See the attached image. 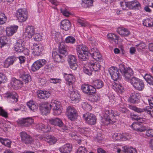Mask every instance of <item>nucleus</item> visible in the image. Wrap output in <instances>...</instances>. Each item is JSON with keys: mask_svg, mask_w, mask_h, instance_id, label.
Segmentation results:
<instances>
[{"mask_svg": "<svg viewBox=\"0 0 153 153\" xmlns=\"http://www.w3.org/2000/svg\"><path fill=\"white\" fill-rule=\"evenodd\" d=\"M119 66L120 72L123 74L125 78L129 82V80L131 79L130 78L133 74L132 70L129 68H126L124 65L123 64H120Z\"/></svg>", "mask_w": 153, "mask_h": 153, "instance_id": "6", "label": "nucleus"}, {"mask_svg": "<svg viewBox=\"0 0 153 153\" xmlns=\"http://www.w3.org/2000/svg\"><path fill=\"white\" fill-rule=\"evenodd\" d=\"M89 63V66H90L92 71H98L100 69L101 66L100 64L98 62H95L94 63L90 62Z\"/></svg>", "mask_w": 153, "mask_h": 153, "instance_id": "32", "label": "nucleus"}, {"mask_svg": "<svg viewBox=\"0 0 153 153\" xmlns=\"http://www.w3.org/2000/svg\"><path fill=\"white\" fill-rule=\"evenodd\" d=\"M16 16L19 22H25L27 18V11L25 9H19L16 11Z\"/></svg>", "mask_w": 153, "mask_h": 153, "instance_id": "5", "label": "nucleus"}, {"mask_svg": "<svg viewBox=\"0 0 153 153\" xmlns=\"http://www.w3.org/2000/svg\"><path fill=\"white\" fill-rule=\"evenodd\" d=\"M37 95L38 98L41 99L46 100L50 96L49 91L40 90L37 92Z\"/></svg>", "mask_w": 153, "mask_h": 153, "instance_id": "18", "label": "nucleus"}, {"mask_svg": "<svg viewBox=\"0 0 153 153\" xmlns=\"http://www.w3.org/2000/svg\"><path fill=\"white\" fill-rule=\"evenodd\" d=\"M5 97L9 99L13 102H16L18 100V95L15 92H7L5 94Z\"/></svg>", "mask_w": 153, "mask_h": 153, "instance_id": "16", "label": "nucleus"}, {"mask_svg": "<svg viewBox=\"0 0 153 153\" xmlns=\"http://www.w3.org/2000/svg\"><path fill=\"white\" fill-rule=\"evenodd\" d=\"M82 107L83 109L87 111H89L91 109V107L88 103L84 102L82 104Z\"/></svg>", "mask_w": 153, "mask_h": 153, "instance_id": "51", "label": "nucleus"}, {"mask_svg": "<svg viewBox=\"0 0 153 153\" xmlns=\"http://www.w3.org/2000/svg\"><path fill=\"white\" fill-rule=\"evenodd\" d=\"M27 105L30 109L33 112L36 111L38 110V107L36 103L33 101H30L27 103Z\"/></svg>", "mask_w": 153, "mask_h": 153, "instance_id": "31", "label": "nucleus"}, {"mask_svg": "<svg viewBox=\"0 0 153 153\" xmlns=\"http://www.w3.org/2000/svg\"><path fill=\"white\" fill-rule=\"evenodd\" d=\"M136 46L137 50L140 51L142 49H144L146 47V45L144 43H141L136 45Z\"/></svg>", "mask_w": 153, "mask_h": 153, "instance_id": "62", "label": "nucleus"}, {"mask_svg": "<svg viewBox=\"0 0 153 153\" xmlns=\"http://www.w3.org/2000/svg\"><path fill=\"white\" fill-rule=\"evenodd\" d=\"M107 37L109 41L112 43L114 44H118L119 36L113 33H109L107 35Z\"/></svg>", "mask_w": 153, "mask_h": 153, "instance_id": "17", "label": "nucleus"}, {"mask_svg": "<svg viewBox=\"0 0 153 153\" xmlns=\"http://www.w3.org/2000/svg\"><path fill=\"white\" fill-rule=\"evenodd\" d=\"M139 95V94L138 93H132L130 97V102L133 103L137 102L138 100V97Z\"/></svg>", "mask_w": 153, "mask_h": 153, "instance_id": "38", "label": "nucleus"}, {"mask_svg": "<svg viewBox=\"0 0 153 153\" xmlns=\"http://www.w3.org/2000/svg\"><path fill=\"white\" fill-rule=\"evenodd\" d=\"M144 78L149 84L153 85V77L150 75L146 74L144 76Z\"/></svg>", "mask_w": 153, "mask_h": 153, "instance_id": "46", "label": "nucleus"}, {"mask_svg": "<svg viewBox=\"0 0 153 153\" xmlns=\"http://www.w3.org/2000/svg\"><path fill=\"white\" fill-rule=\"evenodd\" d=\"M140 7V4L137 0L128 2V8L131 9H139Z\"/></svg>", "mask_w": 153, "mask_h": 153, "instance_id": "25", "label": "nucleus"}, {"mask_svg": "<svg viewBox=\"0 0 153 153\" xmlns=\"http://www.w3.org/2000/svg\"><path fill=\"white\" fill-rule=\"evenodd\" d=\"M35 32L34 27L32 26H27L26 29L25 34L29 38H31L34 34Z\"/></svg>", "mask_w": 153, "mask_h": 153, "instance_id": "21", "label": "nucleus"}, {"mask_svg": "<svg viewBox=\"0 0 153 153\" xmlns=\"http://www.w3.org/2000/svg\"><path fill=\"white\" fill-rule=\"evenodd\" d=\"M22 78L25 83H28L31 80L30 76L28 74H23L22 76Z\"/></svg>", "mask_w": 153, "mask_h": 153, "instance_id": "47", "label": "nucleus"}, {"mask_svg": "<svg viewBox=\"0 0 153 153\" xmlns=\"http://www.w3.org/2000/svg\"><path fill=\"white\" fill-rule=\"evenodd\" d=\"M7 20V17L3 13L0 14V24L3 25L4 24Z\"/></svg>", "mask_w": 153, "mask_h": 153, "instance_id": "49", "label": "nucleus"}, {"mask_svg": "<svg viewBox=\"0 0 153 153\" xmlns=\"http://www.w3.org/2000/svg\"><path fill=\"white\" fill-rule=\"evenodd\" d=\"M129 82L136 90L141 91L144 88V84L143 82L135 77H132L129 80Z\"/></svg>", "mask_w": 153, "mask_h": 153, "instance_id": "4", "label": "nucleus"}, {"mask_svg": "<svg viewBox=\"0 0 153 153\" xmlns=\"http://www.w3.org/2000/svg\"><path fill=\"white\" fill-rule=\"evenodd\" d=\"M0 142L3 145L8 147H10L11 142L6 139L0 137Z\"/></svg>", "mask_w": 153, "mask_h": 153, "instance_id": "45", "label": "nucleus"}, {"mask_svg": "<svg viewBox=\"0 0 153 153\" xmlns=\"http://www.w3.org/2000/svg\"><path fill=\"white\" fill-rule=\"evenodd\" d=\"M7 77L6 75L3 73H0V84L4 83L7 80Z\"/></svg>", "mask_w": 153, "mask_h": 153, "instance_id": "56", "label": "nucleus"}, {"mask_svg": "<svg viewBox=\"0 0 153 153\" xmlns=\"http://www.w3.org/2000/svg\"><path fill=\"white\" fill-rule=\"evenodd\" d=\"M94 85L95 87L97 89L102 88L104 85V83L100 80H97L94 82Z\"/></svg>", "mask_w": 153, "mask_h": 153, "instance_id": "42", "label": "nucleus"}, {"mask_svg": "<svg viewBox=\"0 0 153 153\" xmlns=\"http://www.w3.org/2000/svg\"><path fill=\"white\" fill-rule=\"evenodd\" d=\"M68 61L69 64L76 62L77 60L75 56L73 55H70L68 56Z\"/></svg>", "mask_w": 153, "mask_h": 153, "instance_id": "52", "label": "nucleus"}, {"mask_svg": "<svg viewBox=\"0 0 153 153\" xmlns=\"http://www.w3.org/2000/svg\"><path fill=\"white\" fill-rule=\"evenodd\" d=\"M18 28V26L16 25L7 27L6 28L7 35L9 36H12L17 31Z\"/></svg>", "mask_w": 153, "mask_h": 153, "instance_id": "13", "label": "nucleus"}, {"mask_svg": "<svg viewBox=\"0 0 153 153\" xmlns=\"http://www.w3.org/2000/svg\"><path fill=\"white\" fill-rule=\"evenodd\" d=\"M86 122L89 125H95L97 122V118L95 115H83Z\"/></svg>", "mask_w": 153, "mask_h": 153, "instance_id": "12", "label": "nucleus"}, {"mask_svg": "<svg viewBox=\"0 0 153 153\" xmlns=\"http://www.w3.org/2000/svg\"><path fill=\"white\" fill-rule=\"evenodd\" d=\"M24 47L22 45V42L21 40H19L16 43L14 47L15 51L18 52H21L24 50Z\"/></svg>", "mask_w": 153, "mask_h": 153, "instance_id": "30", "label": "nucleus"}, {"mask_svg": "<svg viewBox=\"0 0 153 153\" xmlns=\"http://www.w3.org/2000/svg\"><path fill=\"white\" fill-rule=\"evenodd\" d=\"M66 43H74L75 42V39L72 36H68L65 39Z\"/></svg>", "mask_w": 153, "mask_h": 153, "instance_id": "55", "label": "nucleus"}, {"mask_svg": "<svg viewBox=\"0 0 153 153\" xmlns=\"http://www.w3.org/2000/svg\"><path fill=\"white\" fill-rule=\"evenodd\" d=\"M38 81L39 85L41 86H43L45 85L47 82V80L45 77L39 78L38 79Z\"/></svg>", "mask_w": 153, "mask_h": 153, "instance_id": "50", "label": "nucleus"}, {"mask_svg": "<svg viewBox=\"0 0 153 153\" xmlns=\"http://www.w3.org/2000/svg\"><path fill=\"white\" fill-rule=\"evenodd\" d=\"M116 120L115 115H112L111 117L109 115H104L102 117L101 122L104 125H108L115 122Z\"/></svg>", "mask_w": 153, "mask_h": 153, "instance_id": "9", "label": "nucleus"}, {"mask_svg": "<svg viewBox=\"0 0 153 153\" xmlns=\"http://www.w3.org/2000/svg\"><path fill=\"white\" fill-rule=\"evenodd\" d=\"M77 53L79 59L82 61H85L88 58V48L84 45H79L76 48Z\"/></svg>", "mask_w": 153, "mask_h": 153, "instance_id": "3", "label": "nucleus"}, {"mask_svg": "<svg viewBox=\"0 0 153 153\" xmlns=\"http://www.w3.org/2000/svg\"><path fill=\"white\" fill-rule=\"evenodd\" d=\"M66 113L68 115H76L78 114L77 111L74 108L71 106L67 108Z\"/></svg>", "mask_w": 153, "mask_h": 153, "instance_id": "35", "label": "nucleus"}, {"mask_svg": "<svg viewBox=\"0 0 153 153\" xmlns=\"http://www.w3.org/2000/svg\"><path fill=\"white\" fill-rule=\"evenodd\" d=\"M42 114L46 115L49 114L50 112V108L53 109L54 115H59L62 112V108L60 105V103L56 100H53L51 104L47 102L43 103L42 104Z\"/></svg>", "mask_w": 153, "mask_h": 153, "instance_id": "1", "label": "nucleus"}, {"mask_svg": "<svg viewBox=\"0 0 153 153\" xmlns=\"http://www.w3.org/2000/svg\"><path fill=\"white\" fill-rule=\"evenodd\" d=\"M109 71L110 75L114 81H116L120 77V75L119 70L116 68L111 67L109 68Z\"/></svg>", "mask_w": 153, "mask_h": 153, "instance_id": "10", "label": "nucleus"}, {"mask_svg": "<svg viewBox=\"0 0 153 153\" xmlns=\"http://www.w3.org/2000/svg\"><path fill=\"white\" fill-rule=\"evenodd\" d=\"M46 63V61L44 59H40L35 61L31 66V70L35 71L43 67Z\"/></svg>", "mask_w": 153, "mask_h": 153, "instance_id": "7", "label": "nucleus"}, {"mask_svg": "<svg viewBox=\"0 0 153 153\" xmlns=\"http://www.w3.org/2000/svg\"><path fill=\"white\" fill-rule=\"evenodd\" d=\"M131 136L128 134H122V136L120 137V140H128L131 138Z\"/></svg>", "mask_w": 153, "mask_h": 153, "instance_id": "57", "label": "nucleus"}, {"mask_svg": "<svg viewBox=\"0 0 153 153\" xmlns=\"http://www.w3.org/2000/svg\"><path fill=\"white\" fill-rule=\"evenodd\" d=\"M21 136L22 140L26 144L30 143L33 140L32 138L25 132L21 133Z\"/></svg>", "mask_w": 153, "mask_h": 153, "instance_id": "19", "label": "nucleus"}, {"mask_svg": "<svg viewBox=\"0 0 153 153\" xmlns=\"http://www.w3.org/2000/svg\"><path fill=\"white\" fill-rule=\"evenodd\" d=\"M72 148L71 145L67 144L59 148V149L61 153H70Z\"/></svg>", "mask_w": 153, "mask_h": 153, "instance_id": "23", "label": "nucleus"}, {"mask_svg": "<svg viewBox=\"0 0 153 153\" xmlns=\"http://www.w3.org/2000/svg\"><path fill=\"white\" fill-rule=\"evenodd\" d=\"M140 124L138 123H134L131 126L133 130L137 131L140 127Z\"/></svg>", "mask_w": 153, "mask_h": 153, "instance_id": "58", "label": "nucleus"}, {"mask_svg": "<svg viewBox=\"0 0 153 153\" xmlns=\"http://www.w3.org/2000/svg\"><path fill=\"white\" fill-rule=\"evenodd\" d=\"M60 10L61 13L64 16L68 17L71 14L69 11L65 8H61Z\"/></svg>", "mask_w": 153, "mask_h": 153, "instance_id": "54", "label": "nucleus"}, {"mask_svg": "<svg viewBox=\"0 0 153 153\" xmlns=\"http://www.w3.org/2000/svg\"><path fill=\"white\" fill-rule=\"evenodd\" d=\"M77 153H87V150L85 147L80 146L78 148Z\"/></svg>", "mask_w": 153, "mask_h": 153, "instance_id": "59", "label": "nucleus"}, {"mask_svg": "<svg viewBox=\"0 0 153 153\" xmlns=\"http://www.w3.org/2000/svg\"><path fill=\"white\" fill-rule=\"evenodd\" d=\"M51 34L52 38L54 39L55 41L57 42H59L61 39L60 33L54 31L52 32Z\"/></svg>", "mask_w": 153, "mask_h": 153, "instance_id": "41", "label": "nucleus"}, {"mask_svg": "<svg viewBox=\"0 0 153 153\" xmlns=\"http://www.w3.org/2000/svg\"><path fill=\"white\" fill-rule=\"evenodd\" d=\"M49 121L51 124L59 127L62 126L63 124L62 120L58 118L50 119Z\"/></svg>", "mask_w": 153, "mask_h": 153, "instance_id": "33", "label": "nucleus"}, {"mask_svg": "<svg viewBox=\"0 0 153 153\" xmlns=\"http://www.w3.org/2000/svg\"><path fill=\"white\" fill-rule=\"evenodd\" d=\"M31 48L33 50L32 53L34 55L37 56L40 55L42 51V47L36 44H33V45L31 47Z\"/></svg>", "mask_w": 153, "mask_h": 153, "instance_id": "11", "label": "nucleus"}, {"mask_svg": "<svg viewBox=\"0 0 153 153\" xmlns=\"http://www.w3.org/2000/svg\"><path fill=\"white\" fill-rule=\"evenodd\" d=\"M52 56L54 60L58 63L62 62L64 61L63 57L58 54L57 53L54 51H53L52 52Z\"/></svg>", "mask_w": 153, "mask_h": 153, "instance_id": "24", "label": "nucleus"}, {"mask_svg": "<svg viewBox=\"0 0 153 153\" xmlns=\"http://www.w3.org/2000/svg\"><path fill=\"white\" fill-rule=\"evenodd\" d=\"M131 118L132 120H137L140 123L145 121L144 119L139 117L138 115H131Z\"/></svg>", "mask_w": 153, "mask_h": 153, "instance_id": "48", "label": "nucleus"}, {"mask_svg": "<svg viewBox=\"0 0 153 153\" xmlns=\"http://www.w3.org/2000/svg\"><path fill=\"white\" fill-rule=\"evenodd\" d=\"M123 150L124 153H137L136 149L131 147H128L126 146L123 147Z\"/></svg>", "mask_w": 153, "mask_h": 153, "instance_id": "34", "label": "nucleus"}, {"mask_svg": "<svg viewBox=\"0 0 153 153\" xmlns=\"http://www.w3.org/2000/svg\"><path fill=\"white\" fill-rule=\"evenodd\" d=\"M11 84L14 89H17L22 86L23 82L20 80L13 78L12 79Z\"/></svg>", "mask_w": 153, "mask_h": 153, "instance_id": "22", "label": "nucleus"}, {"mask_svg": "<svg viewBox=\"0 0 153 153\" xmlns=\"http://www.w3.org/2000/svg\"><path fill=\"white\" fill-rule=\"evenodd\" d=\"M89 53L94 59L97 60L101 58L102 56L100 52L96 48L91 49Z\"/></svg>", "mask_w": 153, "mask_h": 153, "instance_id": "14", "label": "nucleus"}, {"mask_svg": "<svg viewBox=\"0 0 153 153\" xmlns=\"http://www.w3.org/2000/svg\"><path fill=\"white\" fill-rule=\"evenodd\" d=\"M113 88L115 91L119 93H121L123 92V87L119 83H115L113 85Z\"/></svg>", "mask_w": 153, "mask_h": 153, "instance_id": "39", "label": "nucleus"}, {"mask_svg": "<svg viewBox=\"0 0 153 153\" xmlns=\"http://www.w3.org/2000/svg\"><path fill=\"white\" fill-rule=\"evenodd\" d=\"M34 40L36 41H40L42 39V36L39 33H37L35 34Z\"/></svg>", "mask_w": 153, "mask_h": 153, "instance_id": "64", "label": "nucleus"}, {"mask_svg": "<svg viewBox=\"0 0 153 153\" xmlns=\"http://www.w3.org/2000/svg\"><path fill=\"white\" fill-rule=\"evenodd\" d=\"M71 27V23L68 20L64 19L61 22V27L62 29L67 31L69 30Z\"/></svg>", "mask_w": 153, "mask_h": 153, "instance_id": "28", "label": "nucleus"}, {"mask_svg": "<svg viewBox=\"0 0 153 153\" xmlns=\"http://www.w3.org/2000/svg\"><path fill=\"white\" fill-rule=\"evenodd\" d=\"M83 71L85 74L88 75H91L92 71L90 66H89V63L85 65L84 66Z\"/></svg>", "mask_w": 153, "mask_h": 153, "instance_id": "37", "label": "nucleus"}, {"mask_svg": "<svg viewBox=\"0 0 153 153\" xmlns=\"http://www.w3.org/2000/svg\"><path fill=\"white\" fill-rule=\"evenodd\" d=\"M81 88L84 93L89 95H93L96 91L95 88L94 87L88 84L82 85Z\"/></svg>", "mask_w": 153, "mask_h": 153, "instance_id": "8", "label": "nucleus"}, {"mask_svg": "<svg viewBox=\"0 0 153 153\" xmlns=\"http://www.w3.org/2000/svg\"><path fill=\"white\" fill-rule=\"evenodd\" d=\"M120 4L123 10H126L127 7L128 8V2L125 1L120 2Z\"/></svg>", "mask_w": 153, "mask_h": 153, "instance_id": "61", "label": "nucleus"}, {"mask_svg": "<svg viewBox=\"0 0 153 153\" xmlns=\"http://www.w3.org/2000/svg\"><path fill=\"white\" fill-rule=\"evenodd\" d=\"M7 39L5 36H2L0 38V47H2L7 44Z\"/></svg>", "mask_w": 153, "mask_h": 153, "instance_id": "53", "label": "nucleus"}, {"mask_svg": "<svg viewBox=\"0 0 153 153\" xmlns=\"http://www.w3.org/2000/svg\"><path fill=\"white\" fill-rule=\"evenodd\" d=\"M117 31L119 34L123 36H128L130 34V32L128 29L123 27L118 28Z\"/></svg>", "mask_w": 153, "mask_h": 153, "instance_id": "29", "label": "nucleus"}, {"mask_svg": "<svg viewBox=\"0 0 153 153\" xmlns=\"http://www.w3.org/2000/svg\"><path fill=\"white\" fill-rule=\"evenodd\" d=\"M45 140L51 145L55 144L57 141L55 137L51 135L47 136Z\"/></svg>", "mask_w": 153, "mask_h": 153, "instance_id": "40", "label": "nucleus"}, {"mask_svg": "<svg viewBox=\"0 0 153 153\" xmlns=\"http://www.w3.org/2000/svg\"><path fill=\"white\" fill-rule=\"evenodd\" d=\"M122 136V134L120 133H115L112 135L113 138L117 140H120V137Z\"/></svg>", "mask_w": 153, "mask_h": 153, "instance_id": "63", "label": "nucleus"}, {"mask_svg": "<svg viewBox=\"0 0 153 153\" xmlns=\"http://www.w3.org/2000/svg\"><path fill=\"white\" fill-rule=\"evenodd\" d=\"M93 2V0H82L81 4L82 7L86 8L91 6Z\"/></svg>", "mask_w": 153, "mask_h": 153, "instance_id": "44", "label": "nucleus"}, {"mask_svg": "<svg viewBox=\"0 0 153 153\" xmlns=\"http://www.w3.org/2000/svg\"><path fill=\"white\" fill-rule=\"evenodd\" d=\"M70 96L71 100L74 102H78L79 101L80 96L77 91H71Z\"/></svg>", "mask_w": 153, "mask_h": 153, "instance_id": "20", "label": "nucleus"}, {"mask_svg": "<svg viewBox=\"0 0 153 153\" xmlns=\"http://www.w3.org/2000/svg\"><path fill=\"white\" fill-rule=\"evenodd\" d=\"M148 101L150 105L153 108V98H151L148 99ZM129 108L135 111L140 113H144L152 115L153 114V110H151V109L148 106L144 108H141L137 107L135 106L129 105Z\"/></svg>", "mask_w": 153, "mask_h": 153, "instance_id": "2", "label": "nucleus"}, {"mask_svg": "<svg viewBox=\"0 0 153 153\" xmlns=\"http://www.w3.org/2000/svg\"><path fill=\"white\" fill-rule=\"evenodd\" d=\"M16 59V58L14 56L9 57L5 60L4 62V67L8 68L10 65H12Z\"/></svg>", "mask_w": 153, "mask_h": 153, "instance_id": "26", "label": "nucleus"}, {"mask_svg": "<svg viewBox=\"0 0 153 153\" xmlns=\"http://www.w3.org/2000/svg\"><path fill=\"white\" fill-rule=\"evenodd\" d=\"M64 43L60 44L59 49V51L60 54H65L66 53L67 47L64 45Z\"/></svg>", "mask_w": 153, "mask_h": 153, "instance_id": "43", "label": "nucleus"}, {"mask_svg": "<svg viewBox=\"0 0 153 153\" xmlns=\"http://www.w3.org/2000/svg\"><path fill=\"white\" fill-rule=\"evenodd\" d=\"M64 77L66 80V83L70 85H72L73 82L75 81V79L74 76L72 74H64Z\"/></svg>", "mask_w": 153, "mask_h": 153, "instance_id": "27", "label": "nucleus"}, {"mask_svg": "<svg viewBox=\"0 0 153 153\" xmlns=\"http://www.w3.org/2000/svg\"><path fill=\"white\" fill-rule=\"evenodd\" d=\"M146 134L148 137H153V129H149L147 130Z\"/></svg>", "mask_w": 153, "mask_h": 153, "instance_id": "60", "label": "nucleus"}, {"mask_svg": "<svg viewBox=\"0 0 153 153\" xmlns=\"http://www.w3.org/2000/svg\"><path fill=\"white\" fill-rule=\"evenodd\" d=\"M33 123V120L30 117L23 118L18 122L19 124L24 126H28Z\"/></svg>", "mask_w": 153, "mask_h": 153, "instance_id": "15", "label": "nucleus"}, {"mask_svg": "<svg viewBox=\"0 0 153 153\" xmlns=\"http://www.w3.org/2000/svg\"><path fill=\"white\" fill-rule=\"evenodd\" d=\"M143 25L147 27H153V19H147L143 21Z\"/></svg>", "mask_w": 153, "mask_h": 153, "instance_id": "36", "label": "nucleus"}]
</instances>
